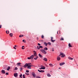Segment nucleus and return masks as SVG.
Segmentation results:
<instances>
[{"label":"nucleus","mask_w":78,"mask_h":78,"mask_svg":"<svg viewBox=\"0 0 78 78\" xmlns=\"http://www.w3.org/2000/svg\"><path fill=\"white\" fill-rule=\"evenodd\" d=\"M61 69V67H59L58 68V69Z\"/></svg>","instance_id":"obj_51"},{"label":"nucleus","mask_w":78,"mask_h":78,"mask_svg":"<svg viewBox=\"0 0 78 78\" xmlns=\"http://www.w3.org/2000/svg\"><path fill=\"white\" fill-rule=\"evenodd\" d=\"M57 59L58 60V61H59L60 59H61V58L59 57V56H58L57 58Z\"/></svg>","instance_id":"obj_9"},{"label":"nucleus","mask_w":78,"mask_h":78,"mask_svg":"<svg viewBox=\"0 0 78 78\" xmlns=\"http://www.w3.org/2000/svg\"><path fill=\"white\" fill-rule=\"evenodd\" d=\"M37 40H38V39H39V38L38 37H37Z\"/></svg>","instance_id":"obj_47"},{"label":"nucleus","mask_w":78,"mask_h":78,"mask_svg":"<svg viewBox=\"0 0 78 78\" xmlns=\"http://www.w3.org/2000/svg\"><path fill=\"white\" fill-rule=\"evenodd\" d=\"M44 68H39V69H43Z\"/></svg>","instance_id":"obj_44"},{"label":"nucleus","mask_w":78,"mask_h":78,"mask_svg":"<svg viewBox=\"0 0 78 78\" xmlns=\"http://www.w3.org/2000/svg\"><path fill=\"white\" fill-rule=\"evenodd\" d=\"M52 51H54V50H53V48H52Z\"/></svg>","instance_id":"obj_49"},{"label":"nucleus","mask_w":78,"mask_h":78,"mask_svg":"<svg viewBox=\"0 0 78 78\" xmlns=\"http://www.w3.org/2000/svg\"><path fill=\"white\" fill-rule=\"evenodd\" d=\"M47 44H48V45H51V43L50 42H48L47 43Z\"/></svg>","instance_id":"obj_28"},{"label":"nucleus","mask_w":78,"mask_h":78,"mask_svg":"<svg viewBox=\"0 0 78 78\" xmlns=\"http://www.w3.org/2000/svg\"><path fill=\"white\" fill-rule=\"evenodd\" d=\"M37 44L38 45H41V44L39 43H38Z\"/></svg>","instance_id":"obj_41"},{"label":"nucleus","mask_w":78,"mask_h":78,"mask_svg":"<svg viewBox=\"0 0 78 78\" xmlns=\"http://www.w3.org/2000/svg\"><path fill=\"white\" fill-rule=\"evenodd\" d=\"M61 52H60V54L59 55V56H61Z\"/></svg>","instance_id":"obj_50"},{"label":"nucleus","mask_w":78,"mask_h":78,"mask_svg":"<svg viewBox=\"0 0 78 78\" xmlns=\"http://www.w3.org/2000/svg\"><path fill=\"white\" fill-rule=\"evenodd\" d=\"M53 39V37H51V39Z\"/></svg>","instance_id":"obj_46"},{"label":"nucleus","mask_w":78,"mask_h":78,"mask_svg":"<svg viewBox=\"0 0 78 78\" xmlns=\"http://www.w3.org/2000/svg\"><path fill=\"white\" fill-rule=\"evenodd\" d=\"M7 32H8V31H6V33H7V34H8Z\"/></svg>","instance_id":"obj_48"},{"label":"nucleus","mask_w":78,"mask_h":78,"mask_svg":"<svg viewBox=\"0 0 78 78\" xmlns=\"http://www.w3.org/2000/svg\"><path fill=\"white\" fill-rule=\"evenodd\" d=\"M9 31H8V33L7 34H9Z\"/></svg>","instance_id":"obj_45"},{"label":"nucleus","mask_w":78,"mask_h":78,"mask_svg":"<svg viewBox=\"0 0 78 78\" xmlns=\"http://www.w3.org/2000/svg\"><path fill=\"white\" fill-rule=\"evenodd\" d=\"M69 47H72V46L70 44V43L69 44Z\"/></svg>","instance_id":"obj_23"},{"label":"nucleus","mask_w":78,"mask_h":78,"mask_svg":"<svg viewBox=\"0 0 78 78\" xmlns=\"http://www.w3.org/2000/svg\"><path fill=\"white\" fill-rule=\"evenodd\" d=\"M9 75V73H5V75Z\"/></svg>","instance_id":"obj_31"},{"label":"nucleus","mask_w":78,"mask_h":78,"mask_svg":"<svg viewBox=\"0 0 78 78\" xmlns=\"http://www.w3.org/2000/svg\"><path fill=\"white\" fill-rule=\"evenodd\" d=\"M44 35H41V38H44Z\"/></svg>","instance_id":"obj_38"},{"label":"nucleus","mask_w":78,"mask_h":78,"mask_svg":"<svg viewBox=\"0 0 78 78\" xmlns=\"http://www.w3.org/2000/svg\"><path fill=\"white\" fill-rule=\"evenodd\" d=\"M23 78H25V75L23 74Z\"/></svg>","instance_id":"obj_35"},{"label":"nucleus","mask_w":78,"mask_h":78,"mask_svg":"<svg viewBox=\"0 0 78 78\" xmlns=\"http://www.w3.org/2000/svg\"><path fill=\"white\" fill-rule=\"evenodd\" d=\"M34 56L33 55H32L30 57L31 59H33V58H34Z\"/></svg>","instance_id":"obj_11"},{"label":"nucleus","mask_w":78,"mask_h":78,"mask_svg":"<svg viewBox=\"0 0 78 78\" xmlns=\"http://www.w3.org/2000/svg\"><path fill=\"white\" fill-rule=\"evenodd\" d=\"M22 74H20V78H22Z\"/></svg>","instance_id":"obj_30"},{"label":"nucleus","mask_w":78,"mask_h":78,"mask_svg":"<svg viewBox=\"0 0 78 78\" xmlns=\"http://www.w3.org/2000/svg\"><path fill=\"white\" fill-rule=\"evenodd\" d=\"M1 72L2 73H3L4 74L5 73V70H2Z\"/></svg>","instance_id":"obj_12"},{"label":"nucleus","mask_w":78,"mask_h":78,"mask_svg":"<svg viewBox=\"0 0 78 78\" xmlns=\"http://www.w3.org/2000/svg\"><path fill=\"white\" fill-rule=\"evenodd\" d=\"M22 47H24V46H22Z\"/></svg>","instance_id":"obj_53"},{"label":"nucleus","mask_w":78,"mask_h":78,"mask_svg":"<svg viewBox=\"0 0 78 78\" xmlns=\"http://www.w3.org/2000/svg\"><path fill=\"white\" fill-rule=\"evenodd\" d=\"M49 66H50V67H53V65L51 63H50L49 64Z\"/></svg>","instance_id":"obj_15"},{"label":"nucleus","mask_w":78,"mask_h":78,"mask_svg":"<svg viewBox=\"0 0 78 78\" xmlns=\"http://www.w3.org/2000/svg\"><path fill=\"white\" fill-rule=\"evenodd\" d=\"M23 35H21L19 36V37H23Z\"/></svg>","instance_id":"obj_32"},{"label":"nucleus","mask_w":78,"mask_h":78,"mask_svg":"<svg viewBox=\"0 0 78 78\" xmlns=\"http://www.w3.org/2000/svg\"><path fill=\"white\" fill-rule=\"evenodd\" d=\"M64 64H65V63L64 62H63V63H60L59 65L60 66H62L63 65H64Z\"/></svg>","instance_id":"obj_8"},{"label":"nucleus","mask_w":78,"mask_h":78,"mask_svg":"<svg viewBox=\"0 0 78 78\" xmlns=\"http://www.w3.org/2000/svg\"><path fill=\"white\" fill-rule=\"evenodd\" d=\"M23 42H24V40H23Z\"/></svg>","instance_id":"obj_52"},{"label":"nucleus","mask_w":78,"mask_h":78,"mask_svg":"<svg viewBox=\"0 0 78 78\" xmlns=\"http://www.w3.org/2000/svg\"><path fill=\"white\" fill-rule=\"evenodd\" d=\"M26 72H27V73H29V71H28V70H27L26 71Z\"/></svg>","instance_id":"obj_37"},{"label":"nucleus","mask_w":78,"mask_h":78,"mask_svg":"<svg viewBox=\"0 0 78 78\" xmlns=\"http://www.w3.org/2000/svg\"><path fill=\"white\" fill-rule=\"evenodd\" d=\"M38 72H39L41 73H44L45 72V71L44 70H39L38 69Z\"/></svg>","instance_id":"obj_4"},{"label":"nucleus","mask_w":78,"mask_h":78,"mask_svg":"<svg viewBox=\"0 0 78 78\" xmlns=\"http://www.w3.org/2000/svg\"><path fill=\"white\" fill-rule=\"evenodd\" d=\"M18 69V68H17V67H16L15 68V69H14V70H17Z\"/></svg>","instance_id":"obj_22"},{"label":"nucleus","mask_w":78,"mask_h":78,"mask_svg":"<svg viewBox=\"0 0 78 78\" xmlns=\"http://www.w3.org/2000/svg\"><path fill=\"white\" fill-rule=\"evenodd\" d=\"M9 35L11 36V37H12V34L10 33Z\"/></svg>","instance_id":"obj_26"},{"label":"nucleus","mask_w":78,"mask_h":78,"mask_svg":"<svg viewBox=\"0 0 78 78\" xmlns=\"http://www.w3.org/2000/svg\"><path fill=\"white\" fill-rule=\"evenodd\" d=\"M38 55L40 58H42L43 57L42 56V55H41L40 54H39Z\"/></svg>","instance_id":"obj_17"},{"label":"nucleus","mask_w":78,"mask_h":78,"mask_svg":"<svg viewBox=\"0 0 78 78\" xmlns=\"http://www.w3.org/2000/svg\"><path fill=\"white\" fill-rule=\"evenodd\" d=\"M15 47H16V45H15Z\"/></svg>","instance_id":"obj_54"},{"label":"nucleus","mask_w":78,"mask_h":78,"mask_svg":"<svg viewBox=\"0 0 78 78\" xmlns=\"http://www.w3.org/2000/svg\"><path fill=\"white\" fill-rule=\"evenodd\" d=\"M22 69H23V68L22 67H20V71H22Z\"/></svg>","instance_id":"obj_24"},{"label":"nucleus","mask_w":78,"mask_h":78,"mask_svg":"<svg viewBox=\"0 0 78 78\" xmlns=\"http://www.w3.org/2000/svg\"><path fill=\"white\" fill-rule=\"evenodd\" d=\"M77 66H78V65H77Z\"/></svg>","instance_id":"obj_57"},{"label":"nucleus","mask_w":78,"mask_h":78,"mask_svg":"<svg viewBox=\"0 0 78 78\" xmlns=\"http://www.w3.org/2000/svg\"><path fill=\"white\" fill-rule=\"evenodd\" d=\"M60 55H62V58H64V57H65V56H66V55H65L64 53L60 52Z\"/></svg>","instance_id":"obj_3"},{"label":"nucleus","mask_w":78,"mask_h":78,"mask_svg":"<svg viewBox=\"0 0 78 78\" xmlns=\"http://www.w3.org/2000/svg\"><path fill=\"white\" fill-rule=\"evenodd\" d=\"M14 75L15 77H17V75H18V74L17 73H15L14 74Z\"/></svg>","instance_id":"obj_7"},{"label":"nucleus","mask_w":78,"mask_h":78,"mask_svg":"<svg viewBox=\"0 0 78 78\" xmlns=\"http://www.w3.org/2000/svg\"><path fill=\"white\" fill-rule=\"evenodd\" d=\"M41 68H43V69H45V66H44L42 65L41 66Z\"/></svg>","instance_id":"obj_10"},{"label":"nucleus","mask_w":78,"mask_h":78,"mask_svg":"<svg viewBox=\"0 0 78 78\" xmlns=\"http://www.w3.org/2000/svg\"><path fill=\"white\" fill-rule=\"evenodd\" d=\"M34 55H33L34 56H37V53H36V51H34Z\"/></svg>","instance_id":"obj_5"},{"label":"nucleus","mask_w":78,"mask_h":78,"mask_svg":"<svg viewBox=\"0 0 78 78\" xmlns=\"http://www.w3.org/2000/svg\"><path fill=\"white\" fill-rule=\"evenodd\" d=\"M44 44L46 46H47V43H46L45 42H44Z\"/></svg>","instance_id":"obj_21"},{"label":"nucleus","mask_w":78,"mask_h":78,"mask_svg":"<svg viewBox=\"0 0 78 78\" xmlns=\"http://www.w3.org/2000/svg\"><path fill=\"white\" fill-rule=\"evenodd\" d=\"M22 49H23V50H24V48H23V47H22Z\"/></svg>","instance_id":"obj_42"},{"label":"nucleus","mask_w":78,"mask_h":78,"mask_svg":"<svg viewBox=\"0 0 78 78\" xmlns=\"http://www.w3.org/2000/svg\"><path fill=\"white\" fill-rule=\"evenodd\" d=\"M39 48H43V47L42 46H39Z\"/></svg>","instance_id":"obj_25"},{"label":"nucleus","mask_w":78,"mask_h":78,"mask_svg":"<svg viewBox=\"0 0 78 78\" xmlns=\"http://www.w3.org/2000/svg\"><path fill=\"white\" fill-rule=\"evenodd\" d=\"M44 50H48V48L47 47H45L44 48Z\"/></svg>","instance_id":"obj_19"},{"label":"nucleus","mask_w":78,"mask_h":78,"mask_svg":"<svg viewBox=\"0 0 78 78\" xmlns=\"http://www.w3.org/2000/svg\"><path fill=\"white\" fill-rule=\"evenodd\" d=\"M37 48L38 50H39L40 49V48H39V46H37Z\"/></svg>","instance_id":"obj_29"},{"label":"nucleus","mask_w":78,"mask_h":78,"mask_svg":"<svg viewBox=\"0 0 78 78\" xmlns=\"http://www.w3.org/2000/svg\"><path fill=\"white\" fill-rule=\"evenodd\" d=\"M31 73L33 77H35V76H35V73H34V72H32Z\"/></svg>","instance_id":"obj_6"},{"label":"nucleus","mask_w":78,"mask_h":78,"mask_svg":"<svg viewBox=\"0 0 78 78\" xmlns=\"http://www.w3.org/2000/svg\"><path fill=\"white\" fill-rule=\"evenodd\" d=\"M26 75H30V74H29V73H26Z\"/></svg>","instance_id":"obj_39"},{"label":"nucleus","mask_w":78,"mask_h":78,"mask_svg":"<svg viewBox=\"0 0 78 78\" xmlns=\"http://www.w3.org/2000/svg\"><path fill=\"white\" fill-rule=\"evenodd\" d=\"M43 60L45 61H47V58H44L43 59Z\"/></svg>","instance_id":"obj_13"},{"label":"nucleus","mask_w":78,"mask_h":78,"mask_svg":"<svg viewBox=\"0 0 78 78\" xmlns=\"http://www.w3.org/2000/svg\"><path fill=\"white\" fill-rule=\"evenodd\" d=\"M57 34H58V31L57 32Z\"/></svg>","instance_id":"obj_55"},{"label":"nucleus","mask_w":78,"mask_h":78,"mask_svg":"<svg viewBox=\"0 0 78 78\" xmlns=\"http://www.w3.org/2000/svg\"><path fill=\"white\" fill-rule=\"evenodd\" d=\"M20 64H21V63L20 62L18 63H17V65H18V66H20Z\"/></svg>","instance_id":"obj_14"},{"label":"nucleus","mask_w":78,"mask_h":78,"mask_svg":"<svg viewBox=\"0 0 78 78\" xmlns=\"http://www.w3.org/2000/svg\"><path fill=\"white\" fill-rule=\"evenodd\" d=\"M47 76H50V74H49V73H48V74H47Z\"/></svg>","instance_id":"obj_34"},{"label":"nucleus","mask_w":78,"mask_h":78,"mask_svg":"<svg viewBox=\"0 0 78 78\" xmlns=\"http://www.w3.org/2000/svg\"><path fill=\"white\" fill-rule=\"evenodd\" d=\"M27 59H31V58L30 57H28Z\"/></svg>","instance_id":"obj_36"},{"label":"nucleus","mask_w":78,"mask_h":78,"mask_svg":"<svg viewBox=\"0 0 78 78\" xmlns=\"http://www.w3.org/2000/svg\"><path fill=\"white\" fill-rule=\"evenodd\" d=\"M59 34H61V33L60 32H59Z\"/></svg>","instance_id":"obj_56"},{"label":"nucleus","mask_w":78,"mask_h":78,"mask_svg":"<svg viewBox=\"0 0 78 78\" xmlns=\"http://www.w3.org/2000/svg\"><path fill=\"white\" fill-rule=\"evenodd\" d=\"M31 63H26V64H25L24 66H23V67H25V68H26L27 67V69H31Z\"/></svg>","instance_id":"obj_1"},{"label":"nucleus","mask_w":78,"mask_h":78,"mask_svg":"<svg viewBox=\"0 0 78 78\" xmlns=\"http://www.w3.org/2000/svg\"><path fill=\"white\" fill-rule=\"evenodd\" d=\"M2 28V25H0V29Z\"/></svg>","instance_id":"obj_43"},{"label":"nucleus","mask_w":78,"mask_h":78,"mask_svg":"<svg viewBox=\"0 0 78 78\" xmlns=\"http://www.w3.org/2000/svg\"><path fill=\"white\" fill-rule=\"evenodd\" d=\"M55 40H53V39H51V41L52 42H54V41H55Z\"/></svg>","instance_id":"obj_20"},{"label":"nucleus","mask_w":78,"mask_h":78,"mask_svg":"<svg viewBox=\"0 0 78 78\" xmlns=\"http://www.w3.org/2000/svg\"><path fill=\"white\" fill-rule=\"evenodd\" d=\"M37 58H38L37 56L36 58H34V59H35V60H36V59H37Z\"/></svg>","instance_id":"obj_33"},{"label":"nucleus","mask_w":78,"mask_h":78,"mask_svg":"<svg viewBox=\"0 0 78 78\" xmlns=\"http://www.w3.org/2000/svg\"><path fill=\"white\" fill-rule=\"evenodd\" d=\"M68 59H70L71 60H73V58L70 57H69Z\"/></svg>","instance_id":"obj_16"},{"label":"nucleus","mask_w":78,"mask_h":78,"mask_svg":"<svg viewBox=\"0 0 78 78\" xmlns=\"http://www.w3.org/2000/svg\"><path fill=\"white\" fill-rule=\"evenodd\" d=\"M13 48H14V49H15V50H16V48H15V47H14Z\"/></svg>","instance_id":"obj_40"},{"label":"nucleus","mask_w":78,"mask_h":78,"mask_svg":"<svg viewBox=\"0 0 78 78\" xmlns=\"http://www.w3.org/2000/svg\"><path fill=\"white\" fill-rule=\"evenodd\" d=\"M40 51L41 52L44 53V54L45 55V54H47V52L43 49H40Z\"/></svg>","instance_id":"obj_2"},{"label":"nucleus","mask_w":78,"mask_h":78,"mask_svg":"<svg viewBox=\"0 0 78 78\" xmlns=\"http://www.w3.org/2000/svg\"><path fill=\"white\" fill-rule=\"evenodd\" d=\"M60 40L61 41H64V38H63L62 37H61Z\"/></svg>","instance_id":"obj_27"},{"label":"nucleus","mask_w":78,"mask_h":78,"mask_svg":"<svg viewBox=\"0 0 78 78\" xmlns=\"http://www.w3.org/2000/svg\"><path fill=\"white\" fill-rule=\"evenodd\" d=\"M10 69V67L9 66H8L7 69V70L9 71V70Z\"/></svg>","instance_id":"obj_18"}]
</instances>
